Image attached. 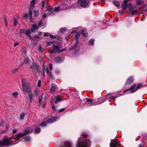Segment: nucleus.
Returning <instances> with one entry per match:
<instances>
[{
    "label": "nucleus",
    "mask_w": 147,
    "mask_h": 147,
    "mask_svg": "<svg viewBox=\"0 0 147 147\" xmlns=\"http://www.w3.org/2000/svg\"><path fill=\"white\" fill-rule=\"evenodd\" d=\"M82 137H80L76 145L77 147H90L91 145V141L84 133L82 134Z\"/></svg>",
    "instance_id": "f257e3e1"
},
{
    "label": "nucleus",
    "mask_w": 147,
    "mask_h": 147,
    "mask_svg": "<svg viewBox=\"0 0 147 147\" xmlns=\"http://www.w3.org/2000/svg\"><path fill=\"white\" fill-rule=\"evenodd\" d=\"M89 2L88 0H80L78 1L77 4L72 5L70 8L74 9L76 8L75 6L78 8H80L82 7H85L87 5Z\"/></svg>",
    "instance_id": "f03ea898"
},
{
    "label": "nucleus",
    "mask_w": 147,
    "mask_h": 147,
    "mask_svg": "<svg viewBox=\"0 0 147 147\" xmlns=\"http://www.w3.org/2000/svg\"><path fill=\"white\" fill-rule=\"evenodd\" d=\"M10 137L0 140V146H8L12 145Z\"/></svg>",
    "instance_id": "7ed1b4c3"
},
{
    "label": "nucleus",
    "mask_w": 147,
    "mask_h": 147,
    "mask_svg": "<svg viewBox=\"0 0 147 147\" xmlns=\"http://www.w3.org/2000/svg\"><path fill=\"white\" fill-rule=\"evenodd\" d=\"M59 117L56 116L54 118H52L49 119L47 122L45 121H43L42 123L40 124V125L41 127H44L47 125V123H51L55 121L57 119H58Z\"/></svg>",
    "instance_id": "20e7f679"
},
{
    "label": "nucleus",
    "mask_w": 147,
    "mask_h": 147,
    "mask_svg": "<svg viewBox=\"0 0 147 147\" xmlns=\"http://www.w3.org/2000/svg\"><path fill=\"white\" fill-rule=\"evenodd\" d=\"M24 133H21L20 134H18L16 135V137L17 138L18 140H19L21 137L24 136L25 135L27 134L30 132L29 129H27L24 130Z\"/></svg>",
    "instance_id": "39448f33"
},
{
    "label": "nucleus",
    "mask_w": 147,
    "mask_h": 147,
    "mask_svg": "<svg viewBox=\"0 0 147 147\" xmlns=\"http://www.w3.org/2000/svg\"><path fill=\"white\" fill-rule=\"evenodd\" d=\"M119 144V142L117 141L116 139H114L111 141L110 146V147H117V146Z\"/></svg>",
    "instance_id": "423d86ee"
},
{
    "label": "nucleus",
    "mask_w": 147,
    "mask_h": 147,
    "mask_svg": "<svg viewBox=\"0 0 147 147\" xmlns=\"http://www.w3.org/2000/svg\"><path fill=\"white\" fill-rule=\"evenodd\" d=\"M22 90L24 93L27 94L31 91V88L28 86H26L22 88Z\"/></svg>",
    "instance_id": "0eeeda50"
},
{
    "label": "nucleus",
    "mask_w": 147,
    "mask_h": 147,
    "mask_svg": "<svg viewBox=\"0 0 147 147\" xmlns=\"http://www.w3.org/2000/svg\"><path fill=\"white\" fill-rule=\"evenodd\" d=\"M60 147H72L71 143L68 141L64 142Z\"/></svg>",
    "instance_id": "6e6552de"
},
{
    "label": "nucleus",
    "mask_w": 147,
    "mask_h": 147,
    "mask_svg": "<svg viewBox=\"0 0 147 147\" xmlns=\"http://www.w3.org/2000/svg\"><path fill=\"white\" fill-rule=\"evenodd\" d=\"M136 85H134L132 86L129 89H128L125 91V92H127L129 90L130 91V93H132L136 92L137 90V89H136Z\"/></svg>",
    "instance_id": "1a4fd4ad"
},
{
    "label": "nucleus",
    "mask_w": 147,
    "mask_h": 147,
    "mask_svg": "<svg viewBox=\"0 0 147 147\" xmlns=\"http://www.w3.org/2000/svg\"><path fill=\"white\" fill-rule=\"evenodd\" d=\"M62 61V58L60 57H58L54 59V62L55 63H59Z\"/></svg>",
    "instance_id": "9d476101"
},
{
    "label": "nucleus",
    "mask_w": 147,
    "mask_h": 147,
    "mask_svg": "<svg viewBox=\"0 0 147 147\" xmlns=\"http://www.w3.org/2000/svg\"><path fill=\"white\" fill-rule=\"evenodd\" d=\"M39 27H38V26H37V25L36 24H34L32 25V26L31 28V31L34 32L36 30H38Z\"/></svg>",
    "instance_id": "9b49d317"
},
{
    "label": "nucleus",
    "mask_w": 147,
    "mask_h": 147,
    "mask_svg": "<svg viewBox=\"0 0 147 147\" xmlns=\"http://www.w3.org/2000/svg\"><path fill=\"white\" fill-rule=\"evenodd\" d=\"M56 86L55 84H52L50 89V91L51 92L53 93L55 92L56 91Z\"/></svg>",
    "instance_id": "f8f14e48"
},
{
    "label": "nucleus",
    "mask_w": 147,
    "mask_h": 147,
    "mask_svg": "<svg viewBox=\"0 0 147 147\" xmlns=\"http://www.w3.org/2000/svg\"><path fill=\"white\" fill-rule=\"evenodd\" d=\"M30 67L33 70H36L38 71V66L35 63H33L32 65L30 66Z\"/></svg>",
    "instance_id": "ddd939ff"
},
{
    "label": "nucleus",
    "mask_w": 147,
    "mask_h": 147,
    "mask_svg": "<svg viewBox=\"0 0 147 147\" xmlns=\"http://www.w3.org/2000/svg\"><path fill=\"white\" fill-rule=\"evenodd\" d=\"M53 47L55 50V52L56 53H59V51H60V49L61 48V46H58L57 45H53Z\"/></svg>",
    "instance_id": "4468645a"
},
{
    "label": "nucleus",
    "mask_w": 147,
    "mask_h": 147,
    "mask_svg": "<svg viewBox=\"0 0 147 147\" xmlns=\"http://www.w3.org/2000/svg\"><path fill=\"white\" fill-rule=\"evenodd\" d=\"M128 1V0H124L123 1V2L122 4V6L123 7V10H125L127 8V3Z\"/></svg>",
    "instance_id": "2eb2a0df"
},
{
    "label": "nucleus",
    "mask_w": 147,
    "mask_h": 147,
    "mask_svg": "<svg viewBox=\"0 0 147 147\" xmlns=\"http://www.w3.org/2000/svg\"><path fill=\"white\" fill-rule=\"evenodd\" d=\"M138 11L137 10H131L128 13L129 15H134L137 14L138 13Z\"/></svg>",
    "instance_id": "dca6fc26"
},
{
    "label": "nucleus",
    "mask_w": 147,
    "mask_h": 147,
    "mask_svg": "<svg viewBox=\"0 0 147 147\" xmlns=\"http://www.w3.org/2000/svg\"><path fill=\"white\" fill-rule=\"evenodd\" d=\"M36 0H32L30 2V8L33 9L34 7V6L36 3Z\"/></svg>",
    "instance_id": "f3484780"
},
{
    "label": "nucleus",
    "mask_w": 147,
    "mask_h": 147,
    "mask_svg": "<svg viewBox=\"0 0 147 147\" xmlns=\"http://www.w3.org/2000/svg\"><path fill=\"white\" fill-rule=\"evenodd\" d=\"M27 94H28V96L30 100V102H31L32 100V98L33 97V94H32V91L28 93Z\"/></svg>",
    "instance_id": "a211bd4d"
},
{
    "label": "nucleus",
    "mask_w": 147,
    "mask_h": 147,
    "mask_svg": "<svg viewBox=\"0 0 147 147\" xmlns=\"http://www.w3.org/2000/svg\"><path fill=\"white\" fill-rule=\"evenodd\" d=\"M86 101L88 102L89 106H91L94 105L92 99L87 98L86 99Z\"/></svg>",
    "instance_id": "6ab92c4d"
},
{
    "label": "nucleus",
    "mask_w": 147,
    "mask_h": 147,
    "mask_svg": "<svg viewBox=\"0 0 147 147\" xmlns=\"http://www.w3.org/2000/svg\"><path fill=\"white\" fill-rule=\"evenodd\" d=\"M62 100L61 98L59 96H57L55 98V102L57 103L58 102H60Z\"/></svg>",
    "instance_id": "aec40b11"
},
{
    "label": "nucleus",
    "mask_w": 147,
    "mask_h": 147,
    "mask_svg": "<svg viewBox=\"0 0 147 147\" xmlns=\"http://www.w3.org/2000/svg\"><path fill=\"white\" fill-rule=\"evenodd\" d=\"M25 116V114L23 112L21 113L19 117V119L20 120H23L24 118V117Z\"/></svg>",
    "instance_id": "412c9836"
},
{
    "label": "nucleus",
    "mask_w": 147,
    "mask_h": 147,
    "mask_svg": "<svg viewBox=\"0 0 147 147\" xmlns=\"http://www.w3.org/2000/svg\"><path fill=\"white\" fill-rule=\"evenodd\" d=\"M134 80L133 78L132 77H131L129 78L127 80V84H130L131 83H132Z\"/></svg>",
    "instance_id": "4be33fe9"
},
{
    "label": "nucleus",
    "mask_w": 147,
    "mask_h": 147,
    "mask_svg": "<svg viewBox=\"0 0 147 147\" xmlns=\"http://www.w3.org/2000/svg\"><path fill=\"white\" fill-rule=\"evenodd\" d=\"M11 95L15 98H17L18 95V93L17 92H15L11 93Z\"/></svg>",
    "instance_id": "5701e85b"
},
{
    "label": "nucleus",
    "mask_w": 147,
    "mask_h": 147,
    "mask_svg": "<svg viewBox=\"0 0 147 147\" xmlns=\"http://www.w3.org/2000/svg\"><path fill=\"white\" fill-rule=\"evenodd\" d=\"M78 43V41H77L76 44L73 47L69 48L70 50L71 51L75 49L77 47Z\"/></svg>",
    "instance_id": "b1692460"
},
{
    "label": "nucleus",
    "mask_w": 147,
    "mask_h": 147,
    "mask_svg": "<svg viewBox=\"0 0 147 147\" xmlns=\"http://www.w3.org/2000/svg\"><path fill=\"white\" fill-rule=\"evenodd\" d=\"M25 34L28 37H31L30 35V31L29 29L26 30Z\"/></svg>",
    "instance_id": "393cba45"
},
{
    "label": "nucleus",
    "mask_w": 147,
    "mask_h": 147,
    "mask_svg": "<svg viewBox=\"0 0 147 147\" xmlns=\"http://www.w3.org/2000/svg\"><path fill=\"white\" fill-rule=\"evenodd\" d=\"M82 33L84 36L87 37V33L86 30V29H83L82 30Z\"/></svg>",
    "instance_id": "a878e982"
},
{
    "label": "nucleus",
    "mask_w": 147,
    "mask_h": 147,
    "mask_svg": "<svg viewBox=\"0 0 147 147\" xmlns=\"http://www.w3.org/2000/svg\"><path fill=\"white\" fill-rule=\"evenodd\" d=\"M22 88L23 87H24L25 86H27L26 85V80L24 79H22Z\"/></svg>",
    "instance_id": "bb28decb"
},
{
    "label": "nucleus",
    "mask_w": 147,
    "mask_h": 147,
    "mask_svg": "<svg viewBox=\"0 0 147 147\" xmlns=\"http://www.w3.org/2000/svg\"><path fill=\"white\" fill-rule=\"evenodd\" d=\"M30 61V60L28 58H26L24 59V62L27 64L29 63Z\"/></svg>",
    "instance_id": "cd10ccee"
},
{
    "label": "nucleus",
    "mask_w": 147,
    "mask_h": 147,
    "mask_svg": "<svg viewBox=\"0 0 147 147\" xmlns=\"http://www.w3.org/2000/svg\"><path fill=\"white\" fill-rule=\"evenodd\" d=\"M143 0H139L137 1L136 3L138 5H140L144 3Z\"/></svg>",
    "instance_id": "c85d7f7f"
},
{
    "label": "nucleus",
    "mask_w": 147,
    "mask_h": 147,
    "mask_svg": "<svg viewBox=\"0 0 147 147\" xmlns=\"http://www.w3.org/2000/svg\"><path fill=\"white\" fill-rule=\"evenodd\" d=\"M114 5L117 7H119V3L117 1H115L113 2Z\"/></svg>",
    "instance_id": "c756f323"
},
{
    "label": "nucleus",
    "mask_w": 147,
    "mask_h": 147,
    "mask_svg": "<svg viewBox=\"0 0 147 147\" xmlns=\"http://www.w3.org/2000/svg\"><path fill=\"white\" fill-rule=\"evenodd\" d=\"M43 99V95H42L40 96L38 99L39 102L40 104L41 102Z\"/></svg>",
    "instance_id": "7c9ffc66"
},
{
    "label": "nucleus",
    "mask_w": 147,
    "mask_h": 147,
    "mask_svg": "<svg viewBox=\"0 0 147 147\" xmlns=\"http://www.w3.org/2000/svg\"><path fill=\"white\" fill-rule=\"evenodd\" d=\"M43 25V22L41 20H40L38 23V27H40L42 26Z\"/></svg>",
    "instance_id": "2f4dec72"
},
{
    "label": "nucleus",
    "mask_w": 147,
    "mask_h": 147,
    "mask_svg": "<svg viewBox=\"0 0 147 147\" xmlns=\"http://www.w3.org/2000/svg\"><path fill=\"white\" fill-rule=\"evenodd\" d=\"M34 15L35 17H37L38 16V15L39 13V11H34Z\"/></svg>",
    "instance_id": "473e14b6"
},
{
    "label": "nucleus",
    "mask_w": 147,
    "mask_h": 147,
    "mask_svg": "<svg viewBox=\"0 0 147 147\" xmlns=\"http://www.w3.org/2000/svg\"><path fill=\"white\" fill-rule=\"evenodd\" d=\"M43 49L41 46V45H40L38 48V50L39 51L41 52H42L43 51Z\"/></svg>",
    "instance_id": "72a5a7b5"
},
{
    "label": "nucleus",
    "mask_w": 147,
    "mask_h": 147,
    "mask_svg": "<svg viewBox=\"0 0 147 147\" xmlns=\"http://www.w3.org/2000/svg\"><path fill=\"white\" fill-rule=\"evenodd\" d=\"M94 40L93 39H91L89 40V43L91 45H92L94 44Z\"/></svg>",
    "instance_id": "f704fd0d"
},
{
    "label": "nucleus",
    "mask_w": 147,
    "mask_h": 147,
    "mask_svg": "<svg viewBox=\"0 0 147 147\" xmlns=\"http://www.w3.org/2000/svg\"><path fill=\"white\" fill-rule=\"evenodd\" d=\"M47 1H42V3H41V5L42 6V9H43L44 7H45L46 2Z\"/></svg>",
    "instance_id": "c9c22d12"
},
{
    "label": "nucleus",
    "mask_w": 147,
    "mask_h": 147,
    "mask_svg": "<svg viewBox=\"0 0 147 147\" xmlns=\"http://www.w3.org/2000/svg\"><path fill=\"white\" fill-rule=\"evenodd\" d=\"M40 129L39 127H38L36 128L35 129V133H38L40 131Z\"/></svg>",
    "instance_id": "e433bc0d"
},
{
    "label": "nucleus",
    "mask_w": 147,
    "mask_h": 147,
    "mask_svg": "<svg viewBox=\"0 0 147 147\" xmlns=\"http://www.w3.org/2000/svg\"><path fill=\"white\" fill-rule=\"evenodd\" d=\"M18 24V20L15 18L14 19V25L16 26Z\"/></svg>",
    "instance_id": "4c0bfd02"
},
{
    "label": "nucleus",
    "mask_w": 147,
    "mask_h": 147,
    "mask_svg": "<svg viewBox=\"0 0 147 147\" xmlns=\"http://www.w3.org/2000/svg\"><path fill=\"white\" fill-rule=\"evenodd\" d=\"M18 70V68H14L12 70V72L14 73H15Z\"/></svg>",
    "instance_id": "58836bf2"
},
{
    "label": "nucleus",
    "mask_w": 147,
    "mask_h": 147,
    "mask_svg": "<svg viewBox=\"0 0 147 147\" xmlns=\"http://www.w3.org/2000/svg\"><path fill=\"white\" fill-rule=\"evenodd\" d=\"M66 29L65 28H62L60 30V32L61 33H64L65 32Z\"/></svg>",
    "instance_id": "ea45409f"
},
{
    "label": "nucleus",
    "mask_w": 147,
    "mask_h": 147,
    "mask_svg": "<svg viewBox=\"0 0 147 147\" xmlns=\"http://www.w3.org/2000/svg\"><path fill=\"white\" fill-rule=\"evenodd\" d=\"M22 50L23 52L25 53L26 54V48L25 47H23L22 48Z\"/></svg>",
    "instance_id": "a19ab883"
},
{
    "label": "nucleus",
    "mask_w": 147,
    "mask_h": 147,
    "mask_svg": "<svg viewBox=\"0 0 147 147\" xmlns=\"http://www.w3.org/2000/svg\"><path fill=\"white\" fill-rule=\"evenodd\" d=\"M11 138L10 141H11V144H12H12H15L16 143H13V142H14V141H15V139L14 138Z\"/></svg>",
    "instance_id": "79ce46f5"
},
{
    "label": "nucleus",
    "mask_w": 147,
    "mask_h": 147,
    "mask_svg": "<svg viewBox=\"0 0 147 147\" xmlns=\"http://www.w3.org/2000/svg\"><path fill=\"white\" fill-rule=\"evenodd\" d=\"M80 34L78 33L75 36V38L76 40H77L80 37Z\"/></svg>",
    "instance_id": "37998d69"
},
{
    "label": "nucleus",
    "mask_w": 147,
    "mask_h": 147,
    "mask_svg": "<svg viewBox=\"0 0 147 147\" xmlns=\"http://www.w3.org/2000/svg\"><path fill=\"white\" fill-rule=\"evenodd\" d=\"M29 14L30 15V20H31L32 18V12L30 10Z\"/></svg>",
    "instance_id": "c03bdc74"
},
{
    "label": "nucleus",
    "mask_w": 147,
    "mask_h": 147,
    "mask_svg": "<svg viewBox=\"0 0 147 147\" xmlns=\"http://www.w3.org/2000/svg\"><path fill=\"white\" fill-rule=\"evenodd\" d=\"M26 30H24V29H21L20 31V33H24V34L25 33V31H26Z\"/></svg>",
    "instance_id": "a18cd8bd"
},
{
    "label": "nucleus",
    "mask_w": 147,
    "mask_h": 147,
    "mask_svg": "<svg viewBox=\"0 0 147 147\" xmlns=\"http://www.w3.org/2000/svg\"><path fill=\"white\" fill-rule=\"evenodd\" d=\"M59 7L58 6L55 8L54 9V11H57L59 10Z\"/></svg>",
    "instance_id": "49530a36"
},
{
    "label": "nucleus",
    "mask_w": 147,
    "mask_h": 147,
    "mask_svg": "<svg viewBox=\"0 0 147 147\" xmlns=\"http://www.w3.org/2000/svg\"><path fill=\"white\" fill-rule=\"evenodd\" d=\"M50 37L52 38H55L56 37L55 36L53 35L52 34L49 35Z\"/></svg>",
    "instance_id": "de8ad7c7"
},
{
    "label": "nucleus",
    "mask_w": 147,
    "mask_h": 147,
    "mask_svg": "<svg viewBox=\"0 0 147 147\" xmlns=\"http://www.w3.org/2000/svg\"><path fill=\"white\" fill-rule=\"evenodd\" d=\"M66 50V49H65V48L63 49L62 50H60V51H59V53L63 52L64 51H65Z\"/></svg>",
    "instance_id": "09e8293b"
},
{
    "label": "nucleus",
    "mask_w": 147,
    "mask_h": 147,
    "mask_svg": "<svg viewBox=\"0 0 147 147\" xmlns=\"http://www.w3.org/2000/svg\"><path fill=\"white\" fill-rule=\"evenodd\" d=\"M41 81L40 80H39L38 83V87H40L41 86Z\"/></svg>",
    "instance_id": "8fccbe9b"
},
{
    "label": "nucleus",
    "mask_w": 147,
    "mask_h": 147,
    "mask_svg": "<svg viewBox=\"0 0 147 147\" xmlns=\"http://www.w3.org/2000/svg\"><path fill=\"white\" fill-rule=\"evenodd\" d=\"M141 86V84H138L137 86H136V89H137L140 88V86Z\"/></svg>",
    "instance_id": "3c124183"
},
{
    "label": "nucleus",
    "mask_w": 147,
    "mask_h": 147,
    "mask_svg": "<svg viewBox=\"0 0 147 147\" xmlns=\"http://www.w3.org/2000/svg\"><path fill=\"white\" fill-rule=\"evenodd\" d=\"M49 68L50 70H51L53 69V65L51 64H50L49 65Z\"/></svg>",
    "instance_id": "603ef678"
},
{
    "label": "nucleus",
    "mask_w": 147,
    "mask_h": 147,
    "mask_svg": "<svg viewBox=\"0 0 147 147\" xmlns=\"http://www.w3.org/2000/svg\"><path fill=\"white\" fill-rule=\"evenodd\" d=\"M49 35V34L48 33H45L44 35V36H48Z\"/></svg>",
    "instance_id": "864d4df0"
},
{
    "label": "nucleus",
    "mask_w": 147,
    "mask_h": 147,
    "mask_svg": "<svg viewBox=\"0 0 147 147\" xmlns=\"http://www.w3.org/2000/svg\"><path fill=\"white\" fill-rule=\"evenodd\" d=\"M18 129H15L13 130V134L15 133L18 131Z\"/></svg>",
    "instance_id": "5fc2aeb1"
},
{
    "label": "nucleus",
    "mask_w": 147,
    "mask_h": 147,
    "mask_svg": "<svg viewBox=\"0 0 147 147\" xmlns=\"http://www.w3.org/2000/svg\"><path fill=\"white\" fill-rule=\"evenodd\" d=\"M46 15L45 14H44L42 16V18L43 19H45L46 18Z\"/></svg>",
    "instance_id": "6e6d98bb"
},
{
    "label": "nucleus",
    "mask_w": 147,
    "mask_h": 147,
    "mask_svg": "<svg viewBox=\"0 0 147 147\" xmlns=\"http://www.w3.org/2000/svg\"><path fill=\"white\" fill-rule=\"evenodd\" d=\"M19 44V43L18 42H15L14 43L13 46L15 47L18 45Z\"/></svg>",
    "instance_id": "4d7b16f0"
},
{
    "label": "nucleus",
    "mask_w": 147,
    "mask_h": 147,
    "mask_svg": "<svg viewBox=\"0 0 147 147\" xmlns=\"http://www.w3.org/2000/svg\"><path fill=\"white\" fill-rule=\"evenodd\" d=\"M4 121H2L0 122V127L2 126L4 124Z\"/></svg>",
    "instance_id": "13d9d810"
},
{
    "label": "nucleus",
    "mask_w": 147,
    "mask_h": 147,
    "mask_svg": "<svg viewBox=\"0 0 147 147\" xmlns=\"http://www.w3.org/2000/svg\"><path fill=\"white\" fill-rule=\"evenodd\" d=\"M128 7L130 9H131L133 8V7L131 6V5H129L128 6Z\"/></svg>",
    "instance_id": "bf43d9fd"
},
{
    "label": "nucleus",
    "mask_w": 147,
    "mask_h": 147,
    "mask_svg": "<svg viewBox=\"0 0 147 147\" xmlns=\"http://www.w3.org/2000/svg\"><path fill=\"white\" fill-rule=\"evenodd\" d=\"M65 108L61 109L59 110V111L60 112H62L63 111H64L65 110Z\"/></svg>",
    "instance_id": "052dcab7"
},
{
    "label": "nucleus",
    "mask_w": 147,
    "mask_h": 147,
    "mask_svg": "<svg viewBox=\"0 0 147 147\" xmlns=\"http://www.w3.org/2000/svg\"><path fill=\"white\" fill-rule=\"evenodd\" d=\"M46 71L47 74H49V70L47 68L46 69Z\"/></svg>",
    "instance_id": "680f3d73"
},
{
    "label": "nucleus",
    "mask_w": 147,
    "mask_h": 147,
    "mask_svg": "<svg viewBox=\"0 0 147 147\" xmlns=\"http://www.w3.org/2000/svg\"><path fill=\"white\" fill-rule=\"evenodd\" d=\"M28 16V14L27 13H25L24 15V17L25 18L27 17Z\"/></svg>",
    "instance_id": "e2e57ef3"
},
{
    "label": "nucleus",
    "mask_w": 147,
    "mask_h": 147,
    "mask_svg": "<svg viewBox=\"0 0 147 147\" xmlns=\"http://www.w3.org/2000/svg\"><path fill=\"white\" fill-rule=\"evenodd\" d=\"M25 139L26 140H29L30 139V138L28 137H26Z\"/></svg>",
    "instance_id": "0e129e2a"
},
{
    "label": "nucleus",
    "mask_w": 147,
    "mask_h": 147,
    "mask_svg": "<svg viewBox=\"0 0 147 147\" xmlns=\"http://www.w3.org/2000/svg\"><path fill=\"white\" fill-rule=\"evenodd\" d=\"M5 24L6 26L7 27V21L6 20H5Z\"/></svg>",
    "instance_id": "69168bd1"
},
{
    "label": "nucleus",
    "mask_w": 147,
    "mask_h": 147,
    "mask_svg": "<svg viewBox=\"0 0 147 147\" xmlns=\"http://www.w3.org/2000/svg\"><path fill=\"white\" fill-rule=\"evenodd\" d=\"M8 129H9L8 127L7 126H6V129H5L6 131H7Z\"/></svg>",
    "instance_id": "338daca9"
},
{
    "label": "nucleus",
    "mask_w": 147,
    "mask_h": 147,
    "mask_svg": "<svg viewBox=\"0 0 147 147\" xmlns=\"http://www.w3.org/2000/svg\"><path fill=\"white\" fill-rule=\"evenodd\" d=\"M138 147H143L141 144H140L138 146Z\"/></svg>",
    "instance_id": "774afa93"
}]
</instances>
